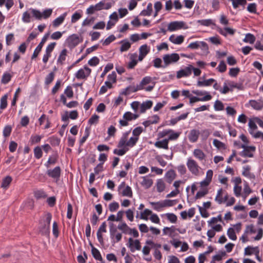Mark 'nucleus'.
Masks as SVG:
<instances>
[{"instance_id": "nucleus-1", "label": "nucleus", "mask_w": 263, "mask_h": 263, "mask_svg": "<svg viewBox=\"0 0 263 263\" xmlns=\"http://www.w3.org/2000/svg\"><path fill=\"white\" fill-rule=\"evenodd\" d=\"M52 13V9H47L41 12L39 10L30 8L23 13L22 21L25 23H29L31 21V17L37 20H41L42 18L47 19L51 16Z\"/></svg>"}, {"instance_id": "nucleus-2", "label": "nucleus", "mask_w": 263, "mask_h": 263, "mask_svg": "<svg viewBox=\"0 0 263 263\" xmlns=\"http://www.w3.org/2000/svg\"><path fill=\"white\" fill-rule=\"evenodd\" d=\"M143 132V128L141 126H138L134 128L132 132L133 137H130L128 140V136L130 133V130L122 134L121 137V141L119 143V146H122L125 145L129 146L130 147H133L137 143L140 135Z\"/></svg>"}, {"instance_id": "nucleus-3", "label": "nucleus", "mask_w": 263, "mask_h": 263, "mask_svg": "<svg viewBox=\"0 0 263 263\" xmlns=\"http://www.w3.org/2000/svg\"><path fill=\"white\" fill-rule=\"evenodd\" d=\"M186 165L189 170L193 175L195 176L199 175V171L201 168L195 160L191 158H188Z\"/></svg>"}, {"instance_id": "nucleus-4", "label": "nucleus", "mask_w": 263, "mask_h": 263, "mask_svg": "<svg viewBox=\"0 0 263 263\" xmlns=\"http://www.w3.org/2000/svg\"><path fill=\"white\" fill-rule=\"evenodd\" d=\"M180 59V57L178 53H173L171 54H166L163 57V60L164 65L163 68H165L170 64L177 62Z\"/></svg>"}, {"instance_id": "nucleus-5", "label": "nucleus", "mask_w": 263, "mask_h": 263, "mask_svg": "<svg viewBox=\"0 0 263 263\" xmlns=\"http://www.w3.org/2000/svg\"><path fill=\"white\" fill-rule=\"evenodd\" d=\"M240 148H242L243 150L240 152V155L243 157L252 158L254 156V153L256 151L255 146H248L246 144H241Z\"/></svg>"}, {"instance_id": "nucleus-6", "label": "nucleus", "mask_w": 263, "mask_h": 263, "mask_svg": "<svg viewBox=\"0 0 263 263\" xmlns=\"http://www.w3.org/2000/svg\"><path fill=\"white\" fill-rule=\"evenodd\" d=\"M119 193L122 196L132 198L133 197V191L132 188L126 185L125 182H122L118 186Z\"/></svg>"}, {"instance_id": "nucleus-7", "label": "nucleus", "mask_w": 263, "mask_h": 263, "mask_svg": "<svg viewBox=\"0 0 263 263\" xmlns=\"http://www.w3.org/2000/svg\"><path fill=\"white\" fill-rule=\"evenodd\" d=\"M113 225V223L110 224V237L112 242L116 243L121 241L122 235L121 233L118 232L117 228H114Z\"/></svg>"}, {"instance_id": "nucleus-8", "label": "nucleus", "mask_w": 263, "mask_h": 263, "mask_svg": "<svg viewBox=\"0 0 263 263\" xmlns=\"http://www.w3.org/2000/svg\"><path fill=\"white\" fill-rule=\"evenodd\" d=\"M91 69L87 66H84L83 68L80 69L76 73L75 77L78 79L86 80L90 74Z\"/></svg>"}, {"instance_id": "nucleus-9", "label": "nucleus", "mask_w": 263, "mask_h": 263, "mask_svg": "<svg viewBox=\"0 0 263 263\" xmlns=\"http://www.w3.org/2000/svg\"><path fill=\"white\" fill-rule=\"evenodd\" d=\"M185 23L183 21H174L168 25L167 29L170 31H174L181 29H187Z\"/></svg>"}, {"instance_id": "nucleus-10", "label": "nucleus", "mask_w": 263, "mask_h": 263, "mask_svg": "<svg viewBox=\"0 0 263 263\" xmlns=\"http://www.w3.org/2000/svg\"><path fill=\"white\" fill-rule=\"evenodd\" d=\"M127 246L129 248L132 252H134L136 250L140 251L141 249V243L138 239H133L130 237L128 239Z\"/></svg>"}, {"instance_id": "nucleus-11", "label": "nucleus", "mask_w": 263, "mask_h": 263, "mask_svg": "<svg viewBox=\"0 0 263 263\" xmlns=\"http://www.w3.org/2000/svg\"><path fill=\"white\" fill-rule=\"evenodd\" d=\"M49 35V33H46L44 35V36L42 39L41 42L40 43V44L37 45V46L34 50V52L31 57L32 59L36 58L38 56L39 54L40 53L42 49L43 46H44L45 42L47 41Z\"/></svg>"}, {"instance_id": "nucleus-12", "label": "nucleus", "mask_w": 263, "mask_h": 263, "mask_svg": "<svg viewBox=\"0 0 263 263\" xmlns=\"http://www.w3.org/2000/svg\"><path fill=\"white\" fill-rule=\"evenodd\" d=\"M46 173L49 177L58 180L61 176V169L60 166H56L53 169L48 170Z\"/></svg>"}, {"instance_id": "nucleus-13", "label": "nucleus", "mask_w": 263, "mask_h": 263, "mask_svg": "<svg viewBox=\"0 0 263 263\" xmlns=\"http://www.w3.org/2000/svg\"><path fill=\"white\" fill-rule=\"evenodd\" d=\"M192 74V68L190 65L181 69L177 72L176 77L177 79H181L183 77H190Z\"/></svg>"}, {"instance_id": "nucleus-14", "label": "nucleus", "mask_w": 263, "mask_h": 263, "mask_svg": "<svg viewBox=\"0 0 263 263\" xmlns=\"http://www.w3.org/2000/svg\"><path fill=\"white\" fill-rule=\"evenodd\" d=\"M187 48L192 49H197L201 48L202 50H208V46L207 44L203 41H196L191 43Z\"/></svg>"}, {"instance_id": "nucleus-15", "label": "nucleus", "mask_w": 263, "mask_h": 263, "mask_svg": "<svg viewBox=\"0 0 263 263\" xmlns=\"http://www.w3.org/2000/svg\"><path fill=\"white\" fill-rule=\"evenodd\" d=\"M249 105L254 109L257 110H261L263 108V100L258 99L251 100L249 102Z\"/></svg>"}, {"instance_id": "nucleus-16", "label": "nucleus", "mask_w": 263, "mask_h": 263, "mask_svg": "<svg viewBox=\"0 0 263 263\" xmlns=\"http://www.w3.org/2000/svg\"><path fill=\"white\" fill-rule=\"evenodd\" d=\"M121 141V138L120 139L117 146L118 148H120V149H115L114 150V154L115 155H117L118 156H123L126 154V153L129 150V146H127L126 145H125L122 146H119V143Z\"/></svg>"}, {"instance_id": "nucleus-17", "label": "nucleus", "mask_w": 263, "mask_h": 263, "mask_svg": "<svg viewBox=\"0 0 263 263\" xmlns=\"http://www.w3.org/2000/svg\"><path fill=\"white\" fill-rule=\"evenodd\" d=\"M199 135L200 132L199 130L196 129L191 130L188 135L189 141L192 143H195L197 142L198 139Z\"/></svg>"}, {"instance_id": "nucleus-18", "label": "nucleus", "mask_w": 263, "mask_h": 263, "mask_svg": "<svg viewBox=\"0 0 263 263\" xmlns=\"http://www.w3.org/2000/svg\"><path fill=\"white\" fill-rule=\"evenodd\" d=\"M184 40V37L182 35L175 36L174 34L171 35L169 37V41L175 44L180 45L182 44Z\"/></svg>"}, {"instance_id": "nucleus-19", "label": "nucleus", "mask_w": 263, "mask_h": 263, "mask_svg": "<svg viewBox=\"0 0 263 263\" xmlns=\"http://www.w3.org/2000/svg\"><path fill=\"white\" fill-rule=\"evenodd\" d=\"M153 102L151 100H147L140 104V112L141 114L144 113L146 110L150 109L153 106Z\"/></svg>"}, {"instance_id": "nucleus-20", "label": "nucleus", "mask_w": 263, "mask_h": 263, "mask_svg": "<svg viewBox=\"0 0 263 263\" xmlns=\"http://www.w3.org/2000/svg\"><path fill=\"white\" fill-rule=\"evenodd\" d=\"M212 97L211 95H205L202 98H198L196 97H192L190 99V104H193L195 102L198 101H208L212 99Z\"/></svg>"}, {"instance_id": "nucleus-21", "label": "nucleus", "mask_w": 263, "mask_h": 263, "mask_svg": "<svg viewBox=\"0 0 263 263\" xmlns=\"http://www.w3.org/2000/svg\"><path fill=\"white\" fill-rule=\"evenodd\" d=\"M154 145L155 147L159 148H163L164 149H168V140L166 139H163L161 141H158L155 143Z\"/></svg>"}, {"instance_id": "nucleus-22", "label": "nucleus", "mask_w": 263, "mask_h": 263, "mask_svg": "<svg viewBox=\"0 0 263 263\" xmlns=\"http://www.w3.org/2000/svg\"><path fill=\"white\" fill-rule=\"evenodd\" d=\"M235 29L229 27H225L223 29L219 28L218 29V32L224 36H227L228 34L233 35L235 33Z\"/></svg>"}, {"instance_id": "nucleus-23", "label": "nucleus", "mask_w": 263, "mask_h": 263, "mask_svg": "<svg viewBox=\"0 0 263 263\" xmlns=\"http://www.w3.org/2000/svg\"><path fill=\"white\" fill-rule=\"evenodd\" d=\"M149 203L153 209L158 212L162 211V209L165 208L163 200L158 202H149Z\"/></svg>"}, {"instance_id": "nucleus-24", "label": "nucleus", "mask_w": 263, "mask_h": 263, "mask_svg": "<svg viewBox=\"0 0 263 263\" xmlns=\"http://www.w3.org/2000/svg\"><path fill=\"white\" fill-rule=\"evenodd\" d=\"M66 15L67 13H64L63 14L56 18L52 22L53 26L54 27H58L61 25L64 21Z\"/></svg>"}, {"instance_id": "nucleus-25", "label": "nucleus", "mask_w": 263, "mask_h": 263, "mask_svg": "<svg viewBox=\"0 0 263 263\" xmlns=\"http://www.w3.org/2000/svg\"><path fill=\"white\" fill-rule=\"evenodd\" d=\"M215 82L216 80L213 78H210L209 79L205 80L204 81L199 80L197 82V85L198 87L209 86L212 85V84Z\"/></svg>"}, {"instance_id": "nucleus-26", "label": "nucleus", "mask_w": 263, "mask_h": 263, "mask_svg": "<svg viewBox=\"0 0 263 263\" xmlns=\"http://www.w3.org/2000/svg\"><path fill=\"white\" fill-rule=\"evenodd\" d=\"M118 229L121 230L125 234L131 233L132 229L129 227L125 222H123L118 226Z\"/></svg>"}, {"instance_id": "nucleus-27", "label": "nucleus", "mask_w": 263, "mask_h": 263, "mask_svg": "<svg viewBox=\"0 0 263 263\" xmlns=\"http://www.w3.org/2000/svg\"><path fill=\"white\" fill-rule=\"evenodd\" d=\"M259 253V250L258 247H253L251 246H248L245 249V254L247 255H251L253 254H257Z\"/></svg>"}, {"instance_id": "nucleus-28", "label": "nucleus", "mask_w": 263, "mask_h": 263, "mask_svg": "<svg viewBox=\"0 0 263 263\" xmlns=\"http://www.w3.org/2000/svg\"><path fill=\"white\" fill-rule=\"evenodd\" d=\"M12 181V177L10 176H7L2 180L1 187L4 189L7 190L9 187Z\"/></svg>"}, {"instance_id": "nucleus-29", "label": "nucleus", "mask_w": 263, "mask_h": 263, "mask_svg": "<svg viewBox=\"0 0 263 263\" xmlns=\"http://www.w3.org/2000/svg\"><path fill=\"white\" fill-rule=\"evenodd\" d=\"M40 224H41L40 227V233L44 235H49L50 233V226L46 224L45 223H42V222H40Z\"/></svg>"}, {"instance_id": "nucleus-30", "label": "nucleus", "mask_w": 263, "mask_h": 263, "mask_svg": "<svg viewBox=\"0 0 263 263\" xmlns=\"http://www.w3.org/2000/svg\"><path fill=\"white\" fill-rule=\"evenodd\" d=\"M91 253L95 259L99 261H102L103 258L101 256V254L100 251L96 248H95L92 244H91Z\"/></svg>"}, {"instance_id": "nucleus-31", "label": "nucleus", "mask_w": 263, "mask_h": 263, "mask_svg": "<svg viewBox=\"0 0 263 263\" xmlns=\"http://www.w3.org/2000/svg\"><path fill=\"white\" fill-rule=\"evenodd\" d=\"M176 176V174L174 170H171L168 171L165 174L166 181L168 183H171L172 181L175 179Z\"/></svg>"}, {"instance_id": "nucleus-32", "label": "nucleus", "mask_w": 263, "mask_h": 263, "mask_svg": "<svg viewBox=\"0 0 263 263\" xmlns=\"http://www.w3.org/2000/svg\"><path fill=\"white\" fill-rule=\"evenodd\" d=\"M251 167L249 165L245 166L243 167V171L242 173V175L244 176L250 178V179H254L255 178V176L254 174H252L250 172Z\"/></svg>"}, {"instance_id": "nucleus-33", "label": "nucleus", "mask_w": 263, "mask_h": 263, "mask_svg": "<svg viewBox=\"0 0 263 263\" xmlns=\"http://www.w3.org/2000/svg\"><path fill=\"white\" fill-rule=\"evenodd\" d=\"M193 155L195 158L200 161H202L205 158V155L203 151L200 149H195L193 152Z\"/></svg>"}, {"instance_id": "nucleus-34", "label": "nucleus", "mask_w": 263, "mask_h": 263, "mask_svg": "<svg viewBox=\"0 0 263 263\" xmlns=\"http://www.w3.org/2000/svg\"><path fill=\"white\" fill-rule=\"evenodd\" d=\"M139 117V115L137 114H133L129 111H127L125 112L123 116V118L124 119H126L128 122L131 121L132 120H136Z\"/></svg>"}, {"instance_id": "nucleus-35", "label": "nucleus", "mask_w": 263, "mask_h": 263, "mask_svg": "<svg viewBox=\"0 0 263 263\" xmlns=\"http://www.w3.org/2000/svg\"><path fill=\"white\" fill-rule=\"evenodd\" d=\"M121 46L120 50L121 52L127 51L131 47V44L126 40H122L120 42Z\"/></svg>"}, {"instance_id": "nucleus-36", "label": "nucleus", "mask_w": 263, "mask_h": 263, "mask_svg": "<svg viewBox=\"0 0 263 263\" xmlns=\"http://www.w3.org/2000/svg\"><path fill=\"white\" fill-rule=\"evenodd\" d=\"M152 81V78L149 76H146L144 77L142 79V81H141L140 83L138 85L139 87L140 88V89H143L144 88V86L151 83Z\"/></svg>"}, {"instance_id": "nucleus-37", "label": "nucleus", "mask_w": 263, "mask_h": 263, "mask_svg": "<svg viewBox=\"0 0 263 263\" xmlns=\"http://www.w3.org/2000/svg\"><path fill=\"white\" fill-rule=\"evenodd\" d=\"M153 11V5L152 3H148L146 9L142 10L140 15L141 16H150Z\"/></svg>"}, {"instance_id": "nucleus-38", "label": "nucleus", "mask_w": 263, "mask_h": 263, "mask_svg": "<svg viewBox=\"0 0 263 263\" xmlns=\"http://www.w3.org/2000/svg\"><path fill=\"white\" fill-rule=\"evenodd\" d=\"M223 194H224V191L222 190V189L221 188L218 190L215 200L218 204H220L223 203Z\"/></svg>"}, {"instance_id": "nucleus-39", "label": "nucleus", "mask_w": 263, "mask_h": 263, "mask_svg": "<svg viewBox=\"0 0 263 263\" xmlns=\"http://www.w3.org/2000/svg\"><path fill=\"white\" fill-rule=\"evenodd\" d=\"M143 180L141 182V184L146 189L150 187L153 184V180L148 178L147 177H143Z\"/></svg>"}, {"instance_id": "nucleus-40", "label": "nucleus", "mask_w": 263, "mask_h": 263, "mask_svg": "<svg viewBox=\"0 0 263 263\" xmlns=\"http://www.w3.org/2000/svg\"><path fill=\"white\" fill-rule=\"evenodd\" d=\"M256 122L254 120V118L253 119H250L248 123L249 126V133L250 134V132H253L257 129V126L256 124Z\"/></svg>"}, {"instance_id": "nucleus-41", "label": "nucleus", "mask_w": 263, "mask_h": 263, "mask_svg": "<svg viewBox=\"0 0 263 263\" xmlns=\"http://www.w3.org/2000/svg\"><path fill=\"white\" fill-rule=\"evenodd\" d=\"M256 40L255 36L250 33H247L245 35V37L243 39V41L245 43L253 44Z\"/></svg>"}, {"instance_id": "nucleus-42", "label": "nucleus", "mask_w": 263, "mask_h": 263, "mask_svg": "<svg viewBox=\"0 0 263 263\" xmlns=\"http://www.w3.org/2000/svg\"><path fill=\"white\" fill-rule=\"evenodd\" d=\"M67 50L66 49H63L58 59L57 62L58 63L63 64V62L65 61L67 56Z\"/></svg>"}, {"instance_id": "nucleus-43", "label": "nucleus", "mask_w": 263, "mask_h": 263, "mask_svg": "<svg viewBox=\"0 0 263 263\" xmlns=\"http://www.w3.org/2000/svg\"><path fill=\"white\" fill-rule=\"evenodd\" d=\"M69 42L71 45L76 46L80 43V39L77 35L73 34L69 37Z\"/></svg>"}, {"instance_id": "nucleus-44", "label": "nucleus", "mask_w": 263, "mask_h": 263, "mask_svg": "<svg viewBox=\"0 0 263 263\" xmlns=\"http://www.w3.org/2000/svg\"><path fill=\"white\" fill-rule=\"evenodd\" d=\"M137 55L136 53L133 54L131 55V61L128 64V68L129 69H133L137 64L138 61L136 60Z\"/></svg>"}, {"instance_id": "nucleus-45", "label": "nucleus", "mask_w": 263, "mask_h": 263, "mask_svg": "<svg viewBox=\"0 0 263 263\" xmlns=\"http://www.w3.org/2000/svg\"><path fill=\"white\" fill-rule=\"evenodd\" d=\"M157 191L158 192H162L164 191L165 189V184L163 180L162 179H158L156 184Z\"/></svg>"}, {"instance_id": "nucleus-46", "label": "nucleus", "mask_w": 263, "mask_h": 263, "mask_svg": "<svg viewBox=\"0 0 263 263\" xmlns=\"http://www.w3.org/2000/svg\"><path fill=\"white\" fill-rule=\"evenodd\" d=\"M213 144L215 147L219 149H226L227 148L226 144L217 139H214Z\"/></svg>"}, {"instance_id": "nucleus-47", "label": "nucleus", "mask_w": 263, "mask_h": 263, "mask_svg": "<svg viewBox=\"0 0 263 263\" xmlns=\"http://www.w3.org/2000/svg\"><path fill=\"white\" fill-rule=\"evenodd\" d=\"M12 77V76L9 73H4L1 79V83L4 84L8 83L11 81Z\"/></svg>"}, {"instance_id": "nucleus-48", "label": "nucleus", "mask_w": 263, "mask_h": 263, "mask_svg": "<svg viewBox=\"0 0 263 263\" xmlns=\"http://www.w3.org/2000/svg\"><path fill=\"white\" fill-rule=\"evenodd\" d=\"M58 160V157L55 155L50 156L48 158V161L45 164V166L46 167H49L50 165H53L56 163Z\"/></svg>"}, {"instance_id": "nucleus-49", "label": "nucleus", "mask_w": 263, "mask_h": 263, "mask_svg": "<svg viewBox=\"0 0 263 263\" xmlns=\"http://www.w3.org/2000/svg\"><path fill=\"white\" fill-rule=\"evenodd\" d=\"M8 95H4L1 99L0 109L4 110L7 106Z\"/></svg>"}, {"instance_id": "nucleus-50", "label": "nucleus", "mask_w": 263, "mask_h": 263, "mask_svg": "<svg viewBox=\"0 0 263 263\" xmlns=\"http://www.w3.org/2000/svg\"><path fill=\"white\" fill-rule=\"evenodd\" d=\"M197 23L201 25L204 26H210L212 25H214V23L213 21L211 19H205V20H200L197 21Z\"/></svg>"}, {"instance_id": "nucleus-51", "label": "nucleus", "mask_w": 263, "mask_h": 263, "mask_svg": "<svg viewBox=\"0 0 263 263\" xmlns=\"http://www.w3.org/2000/svg\"><path fill=\"white\" fill-rule=\"evenodd\" d=\"M149 52V48L147 45L144 44L139 48V53L142 55L146 56Z\"/></svg>"}, {"instance_id": "nucleus-52", "label": "nucleus", "mask_w": 263, "mask_h": 263, "mask_svg": "<svg viewBox=\"0 0 263 263\" xmlns=\"http://www.w3.org/2000/svg\"><path fill=\"white\" fill-rule=\"evenodd\" d=\"M152 214V212L151 210L146 209L143 211V212L141 213L140 218L141 219L147 220L148 216L151 215Z\"/></svg>"}, {"instance_id": "nucleus-53", "label": "nucleus", "mask_w": 263, "mask_h": 263, "mask_svg": "<svg viewBox=\"0 0 263 263\" xmlns=\"http://www.w3.org/2000/svg\"><path fill=\"white\" fill-rule=\"evenodd\" d=\"M48 141L52 146H58L60 143V139L55 136H52L49 138Z\"/></svg>"}, {"instance_id": "nucleus-54", "label": "nucleus", "mask_w": 263, "mask_h": 263, "mask_svg": "<svg viewBox=\"0 0 263 263\" xmlns=\"http://www.w3.org/2000/svg\"><path fill=\"white\" fill-rule=\"evenodd\" d=\"M82 16V12L78 11L75 12L71 16V22L72 23H74L80 19Z\"/></svg>"}, {"instance_id": "nucleus-55", "label": "nucleus", "mask_w": 263, "mask_h": 263, "mask_svg": "<svg viewBox=\"0 0 263 263\" xmlns=\"http://www.w3.org/2000/svg\"><path fill=\"white\" fill-rule=\"evenodd\" d=\"M214 108L216 111H221L224 109V105L222 102L216 100L215 102Z\"/></svg>"}, {"instance_id": "nucleus-56", "label": "nucleus", "mask_w": 263, "mask_h": 263, "mask_svg": "<svg viewBox=\"0 0 263 263\" xmlns=\"http://www.w3.org/2000/svg\"><path fill=\"white\" fill-rule=\"evenodd\" d=\"M227 235L230 239L232 240H236L237 239V236L236 235L234 230L230 228L227 231Z\"/></svg>"}, {"instance_id": "nucleus-57", "label": "nucleus", "mask_w": 263, "mask_h": 263, "mask_svg": "<svg viewBox=\"0 0 263 263\" xmlns=\"http://www.w3.org/2000/svg\"><path fill=\"white\" fill-rule=\"evenodd\" d=\"M216 69L221 73H223L227 70V65L223 61H221L216 68Z\"/></svg>"}, {"instance_id": "nucleus-58", "label": "nucleus", "mask_w": 263, "mask_h": 263, "mask_svg": "<svg viewBox=\"0 0 263 263\" xmlns=\"http://www.w3.org/2000/svg\"><path fill=\"white\" fill-rule=\"evenodd\" d=\"M34 157L39 159H40L43 155V152L40 146H36L34 148Z\"/></svg>"}, {"instance_id": "nucleus-59", "label": "nucleus", "mask_w": 263, "mask_h": 263, "mask_svg": "<svg viewBox=\"0 0 263 263\" xmlns=\"http://www.w3.org/2000/svg\"><path fill=\"white\" fill-rule=\"evenodd\" d=\"M247 235L254 234L256 232V230L253 224L248 225L246 227L244 232Z\"/></svg>"}, {"instance_id": "nucleus-60", "label": "nucleus", "mask_w": 263, "mask_h": 263, "mask_svg": "<svg viewBox=\"0 0 263 263\" xmlns=\"http://www.w3.org/2000/svg\"><path fill=\"white\" fill-rule=\"evenodd\" d=\"M246 4V0H235L233 3L232 5L234 9H237L239 5L244 6Z\"/></svg>"}, {"instance_id": "nucleus-61", "label": "nucleus", "mask_w": 263, "mask_h": 263, "mask_svg": "<svg viewBox=\"0 0 263 263\" xmlns=\"http://www.w3.org/2000/svg\"><path fill=\"white\" fill-rule=\"evenodd\" d=\"M99 59L97 57H93L88 61V64L90 66H96L99 64Z\"/></svg>"}, {"instance_id": "nucleus-62", "label": "nucleus", "mask_w": 263, "mask_h": 263, "mask_svg": "<svg viewBox=\"0 0 263 263\" xmlns=\"http://www.w3.org/2000/svg\"><path fill=\"white\" fill-rule=\"evenodd\" d=\"M167 219L173 223H175L176 222L177 220V216L173 214V213H166L165 214Z\"/></svg>"}, {"instance_id": "nucleus-63", "label": "nucleus", "mask_w": 263, "mask_h": 263, "mask_svg": "<svg viewBox=\"0 0 263 263\" xmlns=\"http://www.w3.org/2000/svg\"><path fill=\"white\" fill-rule=\"evenodd\" d=\"M12 132V127L10 125H6L4 128L3 131V134L4 137H9Z\"/></svg>"}, {"instance_id": "nucleus-64", "label": "nucleus", "mask_w": 263, "mask_h": 263, "mask_svg": "<svg viewBox=\"0 0 263 263\" xmlns=\"http://www.w3.org/2000/svg\"><path fill=\"white\" fill-rule=\"evenodd\" d=\"M250 134L255 139L260 138L263 140V132L255 130L253 132H250Z\"/></svg>"}]
</instances>
